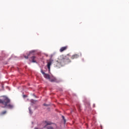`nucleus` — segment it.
<instances>
[{"label":"nucleus","instance_id":"obj_1","mask_svg":"<svg viewBox=\"0 0 129 129\" xmlns=\"http://www.w3.org/2000/svg\"><path fill=\"white\" fill-rule=\"evenodd\" d=\"M69 57H70V53L67 54V55H60L58 58V60L55 62V67L60 68L66 64L71 63V60L69 59Z\"/></svg>","mask_w":129,"mask_h":129},{"label":"nucleus","instance_id":"obj_2","mask_svg":"<svg viewBox=\"0 0 129 129\" xmlns=\"http://www.w3.org/2000/svg\"><path fill=\"white\" fill-rule=\"evenodd\" d=\"M10 102H11L10 99L7 97H3V102L2 104L5 105V107H7L8 108H13L14 105L12 104H9Z\"/></svg>","mask_w":129,"mask_h":129},{"label":"nucleus","instance_id":"obj_3","mask_svg":"<svg viewBox=\"0 0 129 129\" xmlns=\"http://www.w3.org/2000/svg\"><path fill=\"white\" fill-rule=\"evenodd\" d=\"M41 73H42V74H43L44 78H45L46 79H48V80H50V75L48 74H45V72H44V71H43V70H41Z\"/></svg>","mask_w":129,"mask_h":129},{"label":"nucleus","instance_id":"obj_4","mask_svg":"<svg viewBox=\"0 0 129 129\" xmlns=\"http://www.w3.org/2000/svg\"><path fill=\"white\" fill-rule=\"evenodd\" d=\"M67 49H68V46H67L62 47L60 48L59 52L62 53V52H64V51H66V50H67Z\"/></svg>","mask_w":129,"mask_h":129},{"label":"nucleus","instance_id":"obj_5","mask_svg":"<svg viewBox=\"0 0 129 129\" xmlns=\"http://www.w3.org/2000/svg\"><path fill=\"white\" fill-rule=\"evenodd\" d=\"M80 56V55L79 54H75L73 55L71 58L73 60L74 59H77V58H79Z\"/></svg>","mask_w":129,"mask_h":129},{"label":"nucleus","instance_id":"obj_6","mask_svg":"<svg viewBox=\"0 0 129 129\" xmlns=\"http://www.w3.org/2000/svg\"><path fill=\"white\" fill-rule=\"evenodd\" d=\"M49 80L50 82H57V79L55 78H50Z\"/></svg>","mask_w":129,"mask_h":129},{"label":"nucleus","instance_id":"obj_7","mask_svg":"<svg viewBox=\"0 0 129 129\" xmlns=\"http://www.w3.org/2000/svg\"><path fill=\"white\" fill-rule=\"evenodd\" d=\"M51 65H52V61H48L47 63V68L49 70H50Z\"/></svg>","mask_w":129,"mask_h":129},{"label":"nucleus","instance_id":"obj_8","mask_svg":"<svg viewBox=\"0 0 129 129\" xmlns=\"http://www.w3.org/2000/svg\"><path fill=\"white\" fill-rule=\"evenodd\" d=\"M31 59L32 62L33 63H36V60H35V59H36V56H33L32 57H31Z\"/></svg>","mask_w":129,"mask_h":129},{"label":"nucleus","instance_id":"obj_9","mask_svg":"<svg viewBox=\"0 0 129 129\" xmlns=\"http://www.w3.org/2000/svg\"><path fill=\"white\" fill-rule=\"evenodd\" d=\"M6 113H7V111H3L1 113V115H4L5 114H6Z\"/></svg>","mask_w":129,"mask_h":129},{"label":"nucleus","instance_id":"obj_10","mask_svg":"<svg viewBox=\"0 0 129 129\" xmlns=\"http://www.w3.org/2000/svg\"><path fill=\"white\" fill-rule=\"evenodd\" d=\"M29 113H30V114H32L33 112H32V109H31V107L29 108Z\"/></svg>","mask_w":129,"mask_h":129},{"label":"nucleus","instance_id":"obj_11","mask_svg":"<svg viewBox=\"0 0 129 129\" xmlns=\"http://www.w3.org/2000/svg\"><path fill=\"white\" fill-rule=\"evenodd\" d=\"M62 119H63L64 122L66 121V120H65V117H64V116H62Z\"/></svg>","mask_w":129,"mask_h":129},{"label":"nucleus","instance_id":"obj_12","mask_svg":"<svg viewBox=\"0 0 129 129\" xmlns=\"http://www.w3.org/2000/svg\"><path fill=\"white\" fill-rule=\"evenodd\" d=\"M24 57L25 58V59H28L29 58V56H26V55L24 56Z\"/></svg>","mask_w":129,"mask_h":129},{"label":"nucleus","instance_id":"obj_13","mask_svg":"<svg viewBox=\"0 0 129 129\" xmlns=\"http://www.w3.org/2000/svg\"><path fill=\"white\" fill-rule=\"evenodd\" d=\"M3 101H4V99L3 100L0 99V103H3Z\"/></svg>","mask_w":129,"mask_h":129},{"label":"nucleus","instance_id":"obj_14","mask_svg":"<svg viewBox=\"0 0 129 129\" xmlns=\"http://www.w3.org/2000/svg\"><path fill=\"white\" fill-rule=\"evenodd\" d=\"M47 129H53V127L51 126H49L47 127Z\"/></svg>","mask_w":129,"mask_h":129},{"label":"nucleus","instance_id":"obj_15","mask_svg":"<svg viewBox=\"0 0 129 129\" xmlns=\"http://www.w3.org/2000/svg\"><path fill=\"white\" fill-rule=\"evenodd\" d=\"M46 124L47 125H51V123H47Z\"/></svg>","mask_w":129,"mask_h":129},{"label":"nucleus","instance_id":"obj_16","mask_svg":"<svg viewBox=\"0 0 129 129\" xmlns=\"http://www.w3.org/2000/svg\"><path fill=\"white\" fill-rule=\"evenodd\" d=\"M43 105H44V106H47V104H44Z\"/></svg>","mask_w":129,"mask_h":129},{"label":"nucleus","instance_id":"obj_17","mask_svg":"<svg viewBox=\"0 0 129 129\" xmlns=\"http://www.w3.org/2000/svg\"><path fill=\"white\" fill-rule=\"evenodd\" d=\"M23 97H27V96H26L25 95H23Z\"/></svg>","mask_w":129,"mask_h":129}]
</instances>
